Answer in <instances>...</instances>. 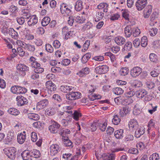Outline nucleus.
Listing matches in <instances>:
<instances>
[{
    "mask_svg": "<svg viewBox=\"0 0 160 160\" xmlns=\"http://www.w3.org/2000/svg\"><path fill=\"white\" fill-rule=\"evenodd\" d=\"M73 87L67 85L61 86L60 88V90L64 93H68L66 94L67 99L69 100H74L80 98L81 97V94L78 92L71 91Z\"/></svg>",
    "mask_w": 160,
    "mask_h": 160,
    "instance_id": "f257e3e1",
    "label": "nucleus"
},
{
    "mask_svg": "<svg viewBox=\"0 0 160 160\" xmlns=\"http://www.w3.org/2000/svg\"><path fill=\"white\" fill-rule=\"evenodd\" d=\"M4 153L8 158L11 159H14L16 157V149L14 147H11L6 148L3 149Z\"/></svg>",
    "mask_w": 160,
    "mask_h": 160,
    "instance_id": "f03ea898",
    "label": "nucleus"
},
{
    "mask_svg": "<svg viewBox=\"0 0 160 160\" xmlns=\"http://www.w3.org/2000/svg\"><path fill=\"white\" fill-rule=\"evenodd\" d=\"M60 125L57 122L53 120L51 121V125L48 127V129L52 133H56L58 132Z\"/></svg>",
    "mask_w": 160,
    "mask_h": 160,
    "instance_id": "7ed1b4c3",
    "label": "nucleus"
},
{
    "mask_svg": "<svg viewBox=\"0 0 160 160\" xmlns=\"http://www.w3.org/2000/svg\"><path fill=\"white\" fill-rule=\"evenodd\" d=\"M50 149L51 155L52 156H54L60 151L62 148L60 144H53L50 146Z\"/></svg>",
    "mask_w": 160,
    "mask_h": 160,
    "instance_id": "20e7f679",
    "label": "nucleus"
},
{
    "mask_svg": "<svg viewBox=\"0 0 160 160\" xmlns=\"http://www.w3.org/2000/svg\"><path fill=\"white\" fill-rule=\"evenodd\" d=\"M109 67L107 65H102L96 67L95 69V72L98 74H103L108 71Z\"/></svg>",
    "mask_w": 160,
    "mask_h": 160,
    "instance_id": "39448f33",
    "label": "nucleus"
},
{
    "mask_svg": "<svg viewBox=\"0 0 160 160\" xmlns=\"http://www.w3.org/2000/svg\"><path fill=\"white\" fill-rule=\"evenodd\" d=\"M147 0H138L135 3L137 9L138 11L143 9L146 6Z\"/></svg>",
    "mask_w": 160,
    "mask_h": 160,
    "instance_id": "423d86ee",
    "label": "nucleus"
},
{
    "mask_svg": "<svg viewBox=\"0 0 160 160\" xmlns=\"http://www.w3.org/2000/svg\"><path fill=\"white\" fill-rule=\"evenodd\" d=\"M129 129L131 131H134L139 126L137 120L135 119H131L128 123Z\"/></svg>",
    "mask_w": 160,
    "mask_h": 160,
    "instance_id": "0eeeda50",
    "label": "nucleus"
},
{
    "mask_svg": "<svg viewBox=\"0 0 160 160\" xmlns=\"http://www.w3.org/2000/svg\"><path fill=\"white\" fill-rule=\"evenodd\" d=\"M142 69L139 67H135L130 71V74L133 78L138 76L142 72Z\"/></svg>",
    "mask_w": 160,
    "mask_h": 160,
    "instance_id": "6e6552de",
    "label": "nucleus"
},
{
    "mask_svg": "<svg viewBox=\"0 0 160 160\" xmlns=\"http://www.w3.org/2000/svg\"><path fill=\"white\" fill-rule=\"evenodd\" d=\"M18 101L17 105L18 106L27 105L28 103V99L22 96H18L16 98Z\"/></svg>",
    "mask_w": 160,
    "mask_h": 160,
    "instance_id": "1a4fd4ad",
    "label": "nucleus"
},
{
    "mask_svg": "<svg viewBox=\"0 0 160 160\" xmlns=\"http://www.w3.org/2000/svg\"><path fill=\"white\" fill-rule=\"evenodd\" d=\"M134 136L137 138H139L142 135H143L145 132V128L143 126H139L135 130Z\"/></svg>",
    "mask_w": 160,
    "mask_h": 160,
    "instance_id": "9d476101",
    "label": "nucleus"
},
{
    "mask_svg": "<svg viewBox=\"0 0 160 160\" xmlns=\"http://www.w3.org/2000/svg\"><path fill=\"white\" fill-rule=\"evenodd\" d=\"M48 102L47 99L42 100L37 103L36 107L37 108L38 110L43 109L48 105Z\"/></svg>",
    "mask_w": 160,
    "mask_h": 160,
    "instance_id": "9b49d317",
    "label": "nucleus"
},
{
    "mask_svg": "<svg viewBox=\"0 0 160 160\" xmlns=\"http://www.w3.org/2000/svg\"><path fill=\"white\" fill-rule=\"evenodd\" d=\"M16 68L18 71L23 72L24 75H26L25 72L29 71V67L25 65L22 64H18L16 66Z\"/></svg>",
    "mask_w": 160,
    "mask_h": 160,
    "instance_id": "f8f14e48",
    "label": "nucleus"
},
{
    "mask_svg": "<svg viewBox=\"0 0 160 160\" xmlns=\"http://www.w3.org/2000/svg\"><path fill=\"white\" fill-rule=\"evenodd\" d=\"M115 42L118 45L122 46L126 43V39L122 37L118 36L114 38Z\"/></svg>",
    "mask_w": 160,
    "mask_h": 160,
    "instance_id": "ddd939ff",
    "label": "nucleus"
},
{
    "mask_svg": "<svg viewBox=\"0 0 160 160\" xmlns=\"http://www.w3.org/2000/svg\"><path fill=\"white\" fill-rule=\"evenodd\" d=\"M152 7L151 5H148L144 10V17L145 18H148L150 15L151 14L152 10Z\"/></svg>",
    "mask_w": 160,
    "mask_h": 160,
    "instance_id": "4468645a",
    "label": "nucleus"
},
{
    "mask_svg": "<svg viewBox=\"0 0 160 160\" xmlns=\"http://www.w3.org/2000/svg\"><path fill=\"white\" fill-rule=\"evenodd\" d=\"M38 22V18L36 15H32L30 17L29 20L28 21V25L31 26H34Z\"/></svg>",
    "mask_w": 160,
    "mask_h": 160,
    "instance_id": "2eb2a0df",
    "label": "nucleus"
},
{
    "mask_svg": "<svg viewBox=\"0 0 160 160\" xmlns=\"http://www.w3.org/2000/svg\"><path fill=\"white\" fill-rule=\"evenodd\" d=\"M132 26L128 25L125 28L124 33L126 37H130L132 34Z\"/></svg>",
    "mask_w": 160,
    "mask_h": 160,
    "instance_id": "dca6fc26",
    "label": "nucleus"
},
{
    "mask_svg": "<svg viewBox=\"0 0 160 160\" xmlns=\"http://www.w3.org/2000/svg\"><path fill=\"white\" fill-rule=\"evenodd\" d=\"M147 94V92L144 89H141L136 92V96L139 98H143Z\"/></svg>",
    "mask_w": 160,
    "mask_h": 160,
    "instance_id": "f3484780",
    "label": "nucleus"
},
{
    "mask_svg": "<svg viewBox=\"0 0 160 160\" xmlns=\"http://www.w3.org/2000/svg\"><path fill=\"white\" fill-rule=\"evenodd\" d=\"M104 16L103 13L102 12L96 11L95 15L94 17V21L96 22H98Z\"/></svg>",
    "mask_w": 160,
    "mask_h": 160,
    "instance_id": "a211bd4d",
    "label": "nucleus"
},
{
    "mask_svg": "<svg viewBox=\"0 0 160 160\" xmlns=\"http://www.w3.org/2000/svg\"><path fill=\"white\" fill-rule=\"evenodd\" d=\"M26 139V134H23L22 133L18 134L17 136L18 142L20 144H23Z\"/></svg>",
    "mask_w": 160,
    "mask_h": 160,
    "instance_id": "6ab92c4d",
    "label": "nucleus"
},
{
    "mask_svg": "<svg viewBox=\"0 0 160 160\" xmlns=\"http://www.w3.org/2000/svg\"><path fill=\"white\" fill-rule=\"evenodd\" d=\"M132 48V43L130 42H126L124 47L122 48V51H129L131 50Z\"/></svg>",
    "mask_w": 160,
    "mask_h": 160,
    "instance_id": "aec40b11",
    "label": "nucleus"
},
{
    "mask_svg": "<svg viewBox=\"0 0 160 160\" xmlns=\"http://www.w3.org/2000/svg\"><path fill=\"white\" fill-rule=\"evenodd\" d=\"M89 69L88 68H83L78 72L77 73V74L79 75L80 77H83L85 75L89 73Z\"/></svg>",
    "mask_w": 160,
    "mask_h": 160,
    "instance_id": "412c9836",
    "label": "nucleus"
},
{
    "mask_svg": "<svg viewBox=\"0 0 160 160\" xmlns=\"http://www.w3.org/2000/svg\"><path fill=\"white\" fill-rule=\"evenodd\" d=\"M124 130L122 129H119L116 131L114 132V135L117 139H121L123 137Z\"/></svg>",
    "mask_w": 160,
    "mask_h": 160,
    "instance_id": "4be33fe9",
    "label": "nucleus"
},
{
    "mask_svg": "<svg viewBox=\"0 0 160 160\" xmlns=\"http://www.w3.org/2000/svg\"><path fill=\"white\" fill-rule=\"evenodd\" d=\"M30 152L28 150H25L21 153V155L23 160H28L30 157H31L30 155Z\"/></svg>",
    "mask_w": 160,
    "mask_h": 160,
    "instance_id": "5701e85b",
    "label": "nucleus"
},
{
    "mask_svg": "<svg viewBox=\"0 0 160 160\" xmlns=\"http://www.w3.org/2000/svg\"><path fill=\"white\" fill-rule=\"evenodd\" d=\"M108 5L106 3H101L97 6L99 9H103V12H108Z\"/></svg>",
    "mask_w": 160,
    "mask_h": 160,
    "instance_id": "b1692460",
    "label": "nucleus"
},
{
    "mask_svg": "<svg viewBox=\"0 0 160 160\" xmlns=\"http://www.w3.org/2000/svg\"><path fill=\"white\" fill-rule=\"evenodd\" d=\"M103 160H114L115 156L114 154H104L103 155Z\"/></svg>",
    "mask_w": 160,
    "mask_h": 160,
    "instance_id": "393cba45",
    "label": "nucleus"
},
{
    "mask_svg": "<svg viewBox=\"0 0 160 160\" xmlns=\"http://www.w3.org/2000/svg\"><path fill=\"white\" fill-rule=\"evenodd\" d=\"M14 133L11 131L8 132L7 134V137L5 139L6 141L10 142L13 140L14 138Z\"/></svg>",
    "mask_w": 160,
    "mask_h": 160,
    "instance_id": "a878e982",
    "label": "nucleus"
},
{
    "mask_svg": "<svg viewBox=\"0 0 160 160\" xmlns=\"http://www.w3.org/2000/svg\"><path fill=\"white\" fill-rule=\"evenodd\" d=\"M31 157H33L35 158H39L41 155V153L37 149H34L32 151H30Z\"/></svg>",
    "mask_w": 160,
    "mask_h": 160,
    "instance_id": "bb28decb",
    "label": "nucleus"
},
{
    "mask_svg": "<svg viewBox=\"0 0 160 160\" xmlns=\"http://www.w3.org/2000/svg\"><path fill=\"white\" fill-rule=\"evenodd\" d=\"M8 112L9 113L13 115H18L20 113V112L18 110L14 108H9Z\"/></svg>",
    "mask_w": 160,
    "mask_h": 160,
    "instance_id": "cd10ccee",
    "label": "nucleus"
},
{
    "mask_svg": "<svg viewBox=\"0 0 160 160\" xmlns=\"http://www.w3.org/2000/svg\"><path fill=\"white\" fill-rule=\"evenodd\" d=\"M28 117L30 119L35 121L38 120L40 118V116L38 114L34 113H29L28 115Z\"/></svg>",
    "mask_w": 160,
    "mask_h": 160,
    "instance_id": "c85d7f7f",
    "label": "nucleus"
},
{
    "mask_svg": "<svg viewBox=\"0 0 160 160\" xmlns=\"http://www.w3.org/2000/svg\"><path fill=\"white\" fill-rule=\"evenodd\" d=\"M150 60L152 62L157 63L158 62V56L154 53H151L149 56Z\"/></svg>",
    "mask_w": 160,
    "mask_h": 160,
    "instance_id": "c756f323",
    "label": "nucleus"
},
{
    "mask_svg": "<svg viewBox=\"0 0 160 160\" xmlns=\"http://www.w3.org/2000/svg\"><path fill=\"white\" fill-rule=\"evenodd\" d=\"M91 56L90 53L88 52L85 54L82 58V62L83 63H85L88 61Z\"/></svg>",
    "mask_w": 160,
    "mask_h": 160,
    "instance_id": "7c9ffc66",
    "label": "nucleus"
},
{
    "mask_svg": "<svg viewBox=\"0 0 160 160\" xmlns=\"http://www.w3.org/2000/svg\"><path fill=\"white\" fill-rule=\"evenodd\" d=\"M83 7L82 1H79L76 2L75 6V8L77 11H80L83 8Z\"/></svg>",
    "mask_w": 160,
    "mask_h": 160,
    "instance_id": "2f4dec72",
    "label": "nucleus"
},
{
    "mask_svg": "<svg viewBox=\"0 0 160 160\" xmlns=\"http://www.w3.org/2000/svg\"><path fill=\"white\" fill-rule=\"evenodd\" d=\"M56 112L55 108H49L45 111V114L48 116H52Z\"/></svg>",
    "mask_w": 160,
    "mask_h": 160,
    "instance_id": "473e14b6",
    "label": "nucleus"
},
{
    "mask_svg": "<svg viewBox=\"0 0 160 160\" xmlns=\"http://www.w3.org/2000/svg\"><path fill=\"white\" fill-rule=\"evenodd\" d=\"M121 121V119L118 115H115L113 116V119L112 120V123L115 125H118Z\"/></svg>",
    "mask_w": 160,
    "mask_h": 160,
    "instance_id": "72a5a7b5",
    "label": "nucleus"
},
{
    "mask_svg": "<svg viewBox=\"0 0 160 160\" xmlns=\"http://www.w3.org/2000/svg\"><path fill=\"white\" fill-rule=\"evenodd\" d=\"M92 26L93 24L91 22H88L83 26L82 30L83 31L89 30L92 28Z\"/></svg>",
    "mask_w": 160,
    "mask_h": 160,
    "instance_id": "f704fd0d",
    "label": "nucleus"
},
{
    "mask_svg": "<svg viewBox=\"0 0 160 160\" xmlns=\"http://www.w3.org/2000/svg\"><path fill=\"white\" fill-rule=\"evenodd\" d=\"M152 47L155 49L160 48V39L154 41L152 43Z\"/></svg>",
    "mask_w": 160,
    "mask_h": 160,
    "instance_id": "c9c22d12",
    "label": "nucleus"
},
{
    "mask_svg": "<svg viewBox=\"0 0 160 160\" xmlns=\"http://www.w3.org/2000/svg\"><path fill=\"white\" fill-rule=\"evenodd\" d=\"M51 19L49 17H45L42 20L41 24L43 26H47L50 22Z\"/></svg>",
    "mask_w": 160,
    "mask_h": 160,
    "instance_id": "e433bc0d",
    "label": "nucleus"
},
{
    "mask_svg": "<svg viewBox=\"0 0 160 160\" xmlns=\"http://www.w3.org/2000/svg\"><path fill=\"white\" fill-rule=\"evenodd\" d=\"M158 32V29L155 28H152L149 29L148 31V34L150 36L153 37L155 36Z\"/></svg>",
    "mask_w": 160,
    "mask_h": 160,
    "instance_id": "4c0bfd02",
    "label": "nucleus"
},
{
    "mask_svg": "<svg viewBox=\"0 0 160 160\" xmlns=\"http://www.w3.org/2000/svg\"><path fill=\"white\" fill-rule=\"evenodd\" d=\"M72 120V117H68L66 119H62L61 121V123L63 126H66L68 125L69 123L71 122Z\"/></svg>",
    "mask_w": 160,
    "mask_h": 160,
    "instance_id": "58836bf2",
    "label": "nucleus"
},
{
    "mask_svg": "<svg viewBox=\"0 0 160 160\" xmlns=\"http://www.w3.org/2000/svg\"><path fill=\"white\" fill-rule=\"evenodd\" d=\"M142 85L141 82L138 80H135L132 84V86L133 88H136L142 87Z\"/></svg>",
    "mask_w": 160,
    "mask_h": 160,
    "instance_id": "ea45409f",
    "label": "nucleus"
},
{
    "mask_svg": "<svg viewBox=\"0 0 160 160\" xmlns=\"http://www.w3.org/2000/svg\"><path fill=\"white\" fill-rule=\"evenodd\" d=\"M74 112L72 113V115L71 116L72 118L73 117V119L76 121L79 119V118L81 116V113L76 111L73 110Z\"/></svg>",
    "mask_w": 160,
    "mask_h": 160,
    "instance_id": "a19ab883",
    "label": "nucleus"
},
{
    "mask_svg": "<svg viewBox=\"0 0 160 160\" xmlns=\"http://www.w3.org/2000/svg\"><path fill=\"white\" fill-rule=\"evenodd\" d=\"M112 91L115 94L117 95L121 94L123 92V90L120 88H115L113 89Z\"/></svg>",
    "mask_w": 160,
    "mask_h": 160,
    "instance_id": "79ce46f5",
    "label": "nucleus"
},
{
    "mask_svg": "<svg viewBox=\"0 0 160 160\" xmlns=\"http://www.w3.org/2000/svg\"><path fill=\"white\" fill-rule=\"evenodd\" d=\"M147 44V37L146 36H143L141 39V45L142 47H145Z\"/></svg>",
    "mask_w": 160,
    "mask_h": 160,
    "instance_id": "37998d69",
    "label": "nucleus"
},
{
    "mask_svg": "<svg viewBox=\"0 0 160 160\" xmlns=\"http://www.w3.org/2000/svg\"><path fill=\"white\" fill-rule=\"evenodd\" d=\"M68 6L66 4L62 3L61 5L60 12L62 14H64V12L67 11Z\"/></svg>",
    "mask_w": 160,
    "mask_h": 160,
    "instance_id": "c03bdc74",
    "label": "nucleus"
},
{
    "mask_svg": "<svg viewBox=\"0 0 160 160\" xmlns=\"http://www.w3.org/2000/svg\"><path fill=\"white\" fill-rule=\"evenodd\" d=\"M9 12L12 13H16L18 12V8L14 5L11 6L8 9Z\"/></svg>",
    "mask_w": 160,
    "mask_h": 160,
    "instance_id": "a18cd8bd",
    "label": "nucleus"
},
{
    "mask_svg": "<svg viewBox=\"0 0 160 160\" xmlns=\"http://www.w3.org/2000/svg\"><path fill=\"white\" fill-rule=\"evenodd\" d=\"M128 69L126 67L122 68L120 70V73L122 76H125L128 73Z\"/></svg>",
    "mask_w": 160,
    "mask_h": 160,
    "instance_id": "49530a36",
    "label": "nucleus"
},
{
    "mask_svg": "<svg viewBox=\"0 0 160 160\" xmlns=\"http://www.w3.org/2000/svg\"><path fill=\"white\" fill-rule=\"evenodd\" d=\"M159 156L157 153L152 154L149 157V159L150 160H159Z\"/></svg>",
    "mask_w": 160,
    "mask_h": 160,
    "instance_id": "de8ad7c7",
    "label": "nucleus"
},
{
    "mask_svg": "<svg viewBox=\"0 0 160 160\" xmlns=\"http://www.w3.org/2000/svg\"><path fill=\"white\" fill-rule=\"evenodd\" d=\"M120 17V15L118 13H116L110 16V19L112 21L118 20Z\"/></svg>",
    "mask_w": 160,
    "mask_h": 160,
    "instance_id": "09e8293b",
    "label": "nucleus"
},
{
    "mask_svg": "<svg viewBox=\"0 0 160 160\" xmlns=\"http://www.w3.org/2000/svg\"><path fill=\"white\" fill-rule=\"evenodd\" d=\"M19 86L16 85L12 86L11 88V92L14 94H18V88H19Z\"/></svg>",
    "mask_w": 160,
    "mask_h": 160,
    "instance_id": "8fccbe9b",
    "label": "nucleus"
},
{
    "mask_svg": "<svg viewBox=\"0 0 160 160\" xmlns=\"http://www.w3.org/2000/svg\"><path fill=\"white\" fill-rule=\"evenodd\" d=\"M18 94H24L26 93L27 91V89L25 88L21 87L19 86V88H18Z\"/></svg>",
    "mask_w": 160,
    "mask_h": 160,
    "instance_id": "3c124183",
    "label": "nucleus"
},
{
    "mask_svg": "<svg viewBox=\"0 0 160 160\" xmlns=\"http://www.w3.org/2000/svg\"><path fill=\"white\" fill-rule=\"evenodd\" d=\"M85 19L82 17H81L79 16H77L76 17L75 21L76 22L79 23H82L85 22Z\"/></svg>",
    "mask_w": 160,
    "mask_h": 160,
    "instance_id": "603ef678",
    "label": "nucleus"
},
{
    "mask_svg": "<svg viewBox=\"0 0 160 160\" xmlns=\"http://www.w3.org/2000/svg\"><path fill=\"white\" fill-rule=\"evenodd\" d=\"M38 139V137L37 133L32 132L31 133V140L33 142H36Z\"/></svg>",
    "mask_w": 160,
    "mask_h": 160,
    "instance_id": "864d4df0",
    "label": "nucleus"
},
{
    "mask_svg": "<svg viewBox=\"0 0 160 160\" xmlns=\"http://www.w3.org/2000/svg\"><path fill=\"white\" fill-rule=\"evenodd\" d=\"M64 144L66 146H70L72 147V142L69 140L67 139L64 140Z\"/></svg>",
    "mask_w": 160,
    "mask_h": 160,
    "instance_id": "5fc2aeb1",
    "label": "nucleus"
},
{
    "mask_svg": "<svg viewBox=\"0 0 160 160\" xmlns=\"http://www.w3.org/2000/svg\"><path fill=\"white\" fill-rule=\"evenodd\" d=\"M17 22L20 25H22L25 22V19L22 17H17L16 18Z\"/></svg>",
    "mask_w": 160,
    "mask_h": 160,
    "instance_id": "6e6d98bb",
    "label": "nucleus"
},
{
    "mask_svg": "<svg viewBox=\"0 0 160 160\" xmlns=\"http://www.w3.org/2000/svg\"><path fill=\"white\" fill-rule=\"evenodd\" d=\"M45 48L46 50L49 52L51 53L53 51V47L49 44H46Z\"/></svg>",
    "mask_w": 160,
    "mask_h": 160,
    "instance_id": "4d7b16f0",
    "label": "nucleus"
},
{
    "mask_svg": "<svg viewBox=\"0 0 160 160\" xmlns=\"http://www.w3.org/2000/svg\"><path fill=\"white\" fill-rule=\"evenodd\" d=\"M90 40H87L85 41L83 46V48L84 50H86L88 49L90 45Z\"/></svg>",
    "mask_w": 160,
    "mask_h": 160,
    "instance_id": "13d9d810",
    "label": "nucleus"
},
{
    "mask_svg": "<svg viewBox=\"0 0 160 160\" xmlns=\"http://www.w3.org/2000/svg\"><path fill=\"white\" fill-rule=\"evenodd\" d=\"M106 123H100L99 124V128L102 131H104L107 127Z\"/></svg>",
    "mask_w": 160,
    "mask_h": 160,
    "instance_id": "bf43d9fd",
    "label": "nucleus"
},
{
    "mask_svg": "<svg viewBox=\"0 0 160 160\" xmlns=\"http://www.w3.org/2000/svg\"><path fill=\"white\" fill-rule=\"evenodd\" d=\"M140 33V30L138 28H135V30H133V32L132 33V35L134 37H136Z\"/></svg>",
    "mask_w": 160,
    "mask_h": 160,
    "instance_id": "052dcab7",
    "label": "nucleus"
},
{
    "mask_svg": "<svg viewBox=\"0 0 160 160\" xmlns=\"http://www.w3.org/2000/svg\"><path fill=\"white\" fill-rule=\"evenodd\" d=\"M112 51L114 53H116L120 50V48L118 46H113L111 48Z\"/></svg>",
    "mask_w": 160,
    "mask_h": 160,
    "instance_id": "680f3d73",
    "label": "nucleus"
},
{
    "mask_svg": "<svg viewBox=\"0 0 160 160\" xmlns=\"http://www.w3.org/2000/svg\"><path fill=\"white\" fill-rule=\"evenodd\" d=\"M19 56H23L25 54V52L23 51V49L21 47H18L17 48Z\"/></svg>",
    "mask_w": 160,
    "mask_h": 160,
    "instance_id": "e2e57ef3",
    "label": "nucleus"
},
{
    "mask_svg": "<svg viewBox=\"0 0 160 160\" xmlns=\"http://www.w3.org/2000/svg\"><path fill=\"white\" fill-rule=\"evenodd\" d=\"M70 63V61L68 59H63L61 62V64L66 66L69 65Z\"/></svg>",
    "mask_w": 160,
    "mask_h": 160,
    "instance_id": "0e129e2a",
    "label": "nucleus"
},
{
    "mask_svg": "<svg viewBox=\"0 0 160 160\" xmlns=\"http://www.w3.org/2000/svg\"><path fill=\"white\" fill-rule=\"evenodd\" d=\"M136 147L140 150H142L144 148V145L142 142H139L136 144Z\"/></svg>",
    "mask_w": 160,
    "mask_h": 160,
    "instance_id": "69168bd1",
    "label": "nucleus"
},
{
    "mask_svg": "<svg viewBox=\"0 0 160 160\" xmlns=\"http://www.w3.org/2000/svg\"><path fill=\"white\" fill-rule=\"evenodd\" d=\"M140 44V41L138 38H136L133 41V44L134 46L135 47H138L139 46Z\"/></svg>",
    "mask_w": 160,
    "mask_h": 160,
    "instance_id": "338daca9",
    "label": "nucleus"
},
{
    "mask_svg": "<svg viewBox=\"0 0 160 160\" xmlns=\"http://www.w3.org/2000/svg\"><path fill=\"white\" fill-rule=\"evenodd\" d=\"M54 47L57 48H59L61 45L60 42L58 40H55L53 43Z\"/></svg>",
    "mask_w": 160,
    "mask_h": 160,
    "instance_id": "774afa93",
    "label": "nucleus"
}]
</instances>
